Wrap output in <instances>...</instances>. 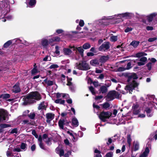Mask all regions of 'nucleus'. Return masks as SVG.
<instances>
[{
	"label": "nucleus",
	"instance_id": "1",
	"mask_svg": "<svg viewBox=\"0 0 157 157\" xmlns=\"http://www.w3.org/2000/svg\"><path fill=\"white\" fill-rule=\"evenodd\" d=\"M40 94L37 92H32L26 97L23 98V104L25 105L29 103H33L36 100H38L41 99Z\"/></svg>",
	"mask_w": 157,
	"mask_h": 157
},
{
	"label": "nucleus",
	"instance_id": "2",
	"mask_svg": "<svg viewBox=\"0 0 157 157\" xmlns=\"http://www.w3.org/2000/svg\"><path fill=\"white\" fill-rule=\"evenodd\" d=\"M98 115L100 119L103 122H105L107 119L109 118L112 115V113L109 112H103L100 113Z\"/></svg>",
	"mask_w": 157,
	"mask_h": 157
},
{
	"label": "nucleus",
	"instance_id": "3",
	"mask_svg": "<svg viewBox=\"0 0 157 157\" xmlns=\"http://www.w3.org/2000/svg\"><path fill=\"white\" fill-rule=\"evenodd\" d=\"M76 66L77 68L82 70L86 71L90 68L89 64L85 61L80 62Z\"/></svg>",
	"mask_w": 157,
	"mask_h": 157
},
{
	"label": "nucleus",
	"instance_id": "4",
	"mask_svg": "<svg viewBox=\"0 0 157 157\" xmlns=\"http://www.w3.org/2000/svg\"><path fill=\"white\" fill-rule=\"evenodd\" d=\"M138 84L135 81H133L132 83L129 85H127L125 88V89L126 91L128 90L130 93H131V92H132V90L135 87L138 86Z\"/></svg>",
	"mask_w": 157,
	"mask_h": 157
},
{
	"label": "nucleus",
	"instance_id": "5",
	"mask_svg": "<svg viewBox=\"0 0 157 157\" xmlns=\"http://www.w3.org/2000/svg\"><path fill=\"white\" fill-rule=\"evenodd\" d=\"M110 48V43L108 42H104L100 46L98 50L100 51H105L108 50Z\"/></svg>",
	"mask_w": 157,
	"mask_h": 157
},
{
	"label": "nucleus",
	"instance_id": "6",
	"mask_svg": "<svg viewBox=\"0 0 157 157\" xmlns=\"http://www.w3.org/2000/svg\"><path fill=\"white\" fill-rule=\"evenodd\" d=\"M117 94H118L116 91H110L109 92L106 97V100L107 101H110L113 100L114 98H115V96Z\"/></svg>",
	"mask_w": 157,
	"mask_h": 157
},
{
	"label": "nucleus",
	"instance_id": "7",
	"mask_svg": "<svg viewBox=\"0 0 157 157\" xmlns=\"http://www.w3.org/2000/svg\"><path fill=\"white\" fill-rule=\"evenodd\" d=\"M8 115L7 111L3 109H0V122L6 120Z\"/></svg>",
	"mask_w": 157,
	"mask_h": 157
},
{
	"label": "nucleus",
	"instance_id": "8",
	"mask_svg": "<svg viewBox=\"0 0 157 157\" xmlns=\"http://www.w3.org/2000/svg\"><path fill=\"white\" fill-rule=\"evenodd\" d=\"M135 60L136 63H137L138 66H141L144 65L145 64V62L147 60V58L146 57H143L140 59H138Z\"/></svg>",
	"mask_w": 157,
	"mask_h": 157
},
{
	"label": "nucleus",
	"instance_id": "9",
	"mask_svg": "<svg viewBox=\"0 0 157 157\" xmlns=\"http://www.w3.org/2000/svg\"><path fill=\"white\" fill-rule=\"evenodd\" d=\"M120 17L128 18L134 16V14L132 13L126 12L119 15Z\"/></svg>",
	"mask_w": 157,
	"mask_h": 157
},
{
	"label": "nucleus",
	"instance_id": "10",
	"mask_svg": "<svg viewBox=\"0 0 157 157\" xmlns=\"http://www.w3.org/2000/svg\"><path fill=\"white\" fill-rule=\"evenodd\" d=\"M157 15L156 13H153L147 16L146 17L148 21L149 22H151L153 20V18L155 17Z\"/></svg>",
	"mask_w": 157,
	"mask_h": 157
},
{
	"label": "nucleus",
	"instance_id": "11",
	"mask_svg": "<svg viewBox=\"0 0 157 157\" xmlns=\"http://www.w3.org/2000/svg\"><path fill=\"white\" fill-rule=\"evenodd\" d=\"M46 117L47 119V122L49 123L54 118V115L52 113H48L46 114Z\"/></svg>",
	"mask_w": 157,
	"mask_h": 157
},
{
	"label": "nucleus",
	"instance_id": "12",
	"mask_svg": "<svg viewBox=\"0 0 157 157\" xmlns=\"http://www.w3.org/2000/svg\"><path fill=\"white\" fill-rule=\"evenodd\" d=\"M56 151L57 153L59 154L60 156L64 155V152L63 150L61 148V147L59 146L56 149Z\"/></svg>",
	"mask_w": 157,
	"mask_h": 157
},
{
	"label": "nucleus",
	"instance_id": "13",
	"mask_svg": "<svg viewBox=\"0 0 157 157\" xmlns=\"http://www.w3.org/2000/svg\"><path fill=\"white\" fill-rule=\"evenodd\" d=\"M139 143L137 141H135L133 143V150L136 151L139 149Z\"/></svg>",
	"mask_w": 157,
	"mask_h": 157
},
{
	"label": "nucleus",
	"instance_id": "14",
	"mask_svg": "<svg viewBox=\"0 0 157 157\" xmlns=\"http://www.w3.org/2000/svg\"><path fill=\"white\" fill-rule=\"evenodd\" d=\"M149 152V150L148 147H147L144 151L140 155L139 157H147Z\"/></svg>",
	"mask_w": 157,
	"mask_h": 157
},
{
	"label": "nucleus",
	"instance_id": "15",
	"mask_svg": "<svg viewBox=\"0 0 157 157\" xmlns=\"http://www.w3.org/2000/svg\"><path fill=\"white\" fill-rule=\"evenodd\" d=\"M138 105L137 104H134L133 105L132 108L133 109L134 113L135 114H137L140 112V111L138 109Z\"/></svg>",
	"mask_w": 157,
	"mask_h": 157
},
{
	"label": "nucleus",
	"instance_id": "16",
	"mask_svg": "<svg viewBox=\"0 0 157 157\" xmlns=\"http://www.w3.org/2000/svg\"><path fill=\"white\" fill-rule=\"evenodd\" d=\"M94 157H102V156L101 154V151L98 150L97 148L94 149Z\"/></svg>",
	"mask_w": 157,
	"mask_h": 157
},
{
	"label": "nucleus",
	"instance_id": "17",
	"mask_svg": "<svg viewBox=\"0 0 157 157\" xmlns=\"http://www.w3.org/2000/svg\"><path fill=\"white\" fill-rule=\"evenodd\" d=\"M109 58L108 56H103L99 59V61L102 63H104Z\"/></svg>",
	"mask_w": 157,
	"mask_h": 157
},
{
	"label": "nucleus",
	"instance_id": "18",
	"mask_svg": "<svg viewBox=\"0 0 157 157\" xmlns=\"http://www.w3.org/2000/svg\"><path fill=\"white\" fill-rule=\"evenodd\" d=\"M11 127V125L9 124H2L0 125V132H2L3 131V129L4 128H7Z\"/></svg>",
	"mask_w": 157,
	"mask_h": 157
},
{
	"label": "nucleus",
	"instance_id": "19",
	"mask_svg": "<svg viewBox=\"0 0 157 157\" xmlns=\"http://www.w3.org/2000/svg\"><path fill=\"white\" fill-rule=\"evenodd\" d=\"M72 123L73 126L77 127L78 125V122L77 119L75 117L73 118L72 120Z\"/></svg>",
	"mask_w": 157,
	"mask_h": 157
},
{
	"label": "nucleus",
	"instance_id": "20",
	"mask_svg": "<svg viewBox=\"0 0 157 157\" xmlns=\"http://www.w3.org/2000/svg\"><path fill=\"white\" fill-rule=\"evenodd\" d=\"M145 111H146L147 117H151L152 116L153 113L152 112V110L150 109L146 108L145 109Z\"/></svg>",
	"mask_w": 157,
	"mask_h": 157
},
{
	"label": "nucleus",
	"instance_id": "21",
	"mask_svg": "<svg viewBox=\"0 0 157 157\" xmlns=\"http://www.w3.org/2000/svg\"><path fill=\"white\" fill-rule=\"evenodd\" d=\"M90 64L92 66H96L99 64L98 60L97 59H94L91 60L90 61Z\"/></svg>",
	"mask_w": 157,
	"mask_h": 157
},
{
	"label": "nucleus",
	"instance_id": "22",
	"mask_svg": "<svg viewBox=\"0 0 157 157\" xmlns=\"http://www.w3.org/2000/svg\"><path fill=\"white\" fill-rule=\"evenodd\" d=\"M60 41H61L60 38L59 36H56L50 39L49 43H51L54 41L59 42Z\"/></svg>",
	"mask_w": 157,
	"mask_h": 157
},
{
	"label": "nucleus",
	"instance_id": "23",
	"mask_svg": "<svg viewBox=\"0 0 157 157\" xmlns=\"http://www.w3.org/2000/svg\"><path fill=\"white\" fill-rule=\"evenodd\" d=\"M71 80V78H69V89H70L71 91L74 92L75 91V86L70 82Z\"/></svg>",
	"mask_w": 157,
	"mask_h": 157
},
{
	"label": "nucleus",
	"instance_id": "24",
	"mask_svg": "<svg viewBox=\"0 0 157 157\" xmlns=\"http://www.w3.org/2000/svg\"><path fill=\"white\" fill-rule=\"evenodd\" d=\"M139 43V41L134 40L130 43L129 45L132 46L134 48H136L138 46Z\"/></svg>",
	"mask_w": 157,
	"mask_h": 157
},
{
	"label": "nucleus",
	"instance_id": "25",
	"mask_svg": "<svg viewBox=\"0 0 157 157\" xmlns=\"http://www.w3.org/2000/svg\"><path fill=\"white\" fill-rule=\"evenodd\" d=\"M69 136L73 142L76 141L77 140V135L75 134H72L69 132Z\"/></svg>",
	"mask_w": 157,
	"mask_h": 157
},
{
	"label": "nucleus",
	"instance_id": "26",
	"mask_svg": "<svg viewBox=\"0 0 157 157\" xmlns=\"http://www.w3.org/2000/svg\"><path fill=\"white\" fill-rule=\"evenodd\" d=\"M12 90L13 92L17 93L20 91V89L18 85L16 84L13 86Z\"/></svg>",
	"mask_w": 157,
	"mask_h": 157
},
{
	"label": "nucleus",
	"instance_id": "27",
	"mask_svg": "<svg viewBox=\"0 0 157 157\" xmlns=\"http://www.w3.org/2000/svg\"><path fill=\"white\" fill-rule=\"evenodd\" d=\"M49 42H48V40L45 39H43L41 41V44L45 48L48 45Z\"/></svg>",
	"mask_w": 157,
	"mask_h": 157
},
{
	"label": "nucleus",
	"instance_id": "28",
	"mask_svg": "<svg viewBox=\"0 0 157 157\" xmlns=\"http://www.w3.org/2000/svg\"><path fill=\"white\" fill-rule=\"evenodd\" d=\"M107 91V88L105 86H103L101 87L99 90L100 93H104Z\"/></svg>",
	"mask_w": 157,
	"mask_h": 157
},
{
	"label": "nucleus",
	"instance_id": "29",
	"mask_svg": "<svg viewBox=\"0 0 157 157\" xmlns=\"http://www.w3.org/2000/svg\"><path fill=\"white\" fill-rule=\"evenodd\" d=\"M45 108L46 106L44 102H43L39 104L38 107V109L39 110L45 109Z\"/></svg>",
	"mask_w": 157,
	"mask_h": 157
},
{
	"label": "nucleus",
	"instance_id": "30",
	"mask_svg": "<svg viewBox=\"0 0 157 157\" xmlns=\"http://www.w3.org/2000/svg\"><path fill=\"white\" fill-rule=\"evenodd\" d=\"M133 62L136 63L135 60H132L131 62H129L127 63L126 67H125L126 70H129L132 67V63Z\"/></svg>",
	"mask_w": 157,
	"mask_h": 157
},
{
	"label": "nucleus",
	"instance_id": "31",
	"mask_svg": "<svg viewBox=\"0 0 157 157\" xmlns=\"http://www.w3.org/2000/svg\"><path fill=\"white\" fill-rule=\"evenodd\" d=\"M138 77L134 73H132L131 75L129 76V79H137Z\"/></svg>",
	"mask_w": 157,
	"mask_h": 157
},
{
	"label": "nucleus",
	"instance_id": "32",
	"mask_svg": "<svg viewBox=\"0 0 157 157\" xmlns=\"http://www.w3.org/2000/svg\"><path fill=\"white\" fill-rule=\"evenodd\" d=\"M55 102L57 104H63L65 103V101L61 99H58L56 100Z\"/></svg>",
	"mask_w": 157,
	"mask_h": 157
},
{
	"label": "nucleus",
	"instance_id": "33",
	"mask_svg": "<svg viewBox=\"0 0 157 157\" xmlns=\"http://www.w3.org/2000/svg\"><path fill=\"white\" fill-rule=\"evenodd\" d=\"M117 36L112 35L110 37V40L112 42H115L117 41Z\"/></svg>",
	"mask_w": 157,
	"mask_h": 157
},
{
	"label": "nucleus",
	"instance_id": "34",
	"mask_svg": "<svg viewBox=\"0 0 157 157\" xmlns=\"http://www.w3.org/2000/svg\"><path fill=\"white\" fill-rule=\"evenodd\" d=\"M64 121L63 119H60L59 122V125L60 128H63V125L64 124Z\"/></svg>",
	"mask_w": 157,
	"mask_h": 157
},
{
	"label": "nucleus",
	"instance_id": "35",
	"mask_svg": "<svg viewBox=\"0 0 157 157\" xmlns=\"http://www.w3.org/2000/svg\"><path fill=\"white\" fill-rule=\"evenodd\" d=\"M10 95L9 94H3L0 96V98L3 99H6L10 98Z\"/></svg>",
	"mask_w": 157,
	"mask_h": 157
},
{
	"label": "nucleus",
	"instance_id": "36",
	"mask_svg": "<svg viewBox=\"0 0 157 157\" xmlns=\"http://www.w3.org/2000/svg\"><path fill=\"white\" fill-rule=\"evenodd\" d=\"M147 55V54L144 52H140L137 53L136 56L137 57H140L143 56H145Z\"/></svg>",
	"mask_w": 157,
	"mask_h": 157
},
{
	"label": "nucleus",
	"instance_id": "37",
	"mask_svg": "<svg viewBox=\"0 0 157 157\" xmlns=\"http://www.w3.org/2000/svg\"><path fill=\"white\" fill-rule=\"evenodd\" d=\"M44 82L46 83L48 86H52L53 84V81L50 80L48 81L47 79H46L44 80Z\"/></svg>",
	"mask_w": 157,
	"mask_h": 157
},
{
	"label": "nucleus",
	"instance_id": "38",
	"mask_svg": "<svg viewBox=\"0 0 157 157\" xmlns=\"http://www.w3.org/2000/svg\"><path fill=\"white\" fill-rule=\"evenodd\" d=\"M91 46L89 43H86L84 44L82 46V48L84 49H87L90 48Z\"/></svg>",
	"mask_w": 157,
	"mask_h": 157
},
{
	"label": "nucleus",
	"instance_id": "39",
	"mask_svg": "<svg viewBox=\"0 0 157 157\" xmlns=\"http://www.w3.org/2000/svg\"><path fill=\"white\" fill-rule=\"evenodd\" d=\"M36 3V0H30L29 2V5L30 7H32L34 6Z\"/></svg>",
	"mask_w": 157,
	"mask_h": 157
},
{
	"label": "nucleus",
	"instance_id": "40",
	"mask_svg": "<svg viewBox=\"0 0 157 157\" xmlns=\"http://www.w3.org/2000/svg\"><path fill=\"white\" fill-rule=\"evenodd\" d=\"M127 142L129 146H130L131 145V142L132 141V139H131V136L129 134L127 135Z\"/></svg>",
	"mask_w": 157,
	"mask_h": 157
},
{
	"label": "nucleus",
	"instance_id": "41",
	"mask_svg": "<svg viewBox=\"0 0 157 157\" xmlns=\"http://www.w3.org/2000/svg\"><path fill=\"white\" fill-rule=\"evenodd\" d=\"M77 50L80 53L82 56H83L84 50L81 47H78L77 48Z\"/></svg>",
	"mask_w": 157,
	"mask_h": 157
},
{
	"label": "nucleus",
	"instance_id": "42",
	"mask_svg": "<svg viewBox=\"0 0 157 157\" xmlns=\"http://www.w3.org/2000/svg\"><path fill=\"white\" fill-rule=\"evenodd\" d=\"M154 64L152 63L149 62L147 64V66L149 70H150L151 69V67L154 65Z\"/></svg>",
	"mask_w": 157,
	"mask_h": 157
},
{
	"label": "nucleus",
	"instance_id": "43",
	"mask_svg": "<svg viewBox=\"0 0 157 157\" xmlns=\"http://www.w3.org/2000/svg\"><path fill=\"white\" fill-rule=\"evenodd\" d=\"M110 106L109 104L107 102H106L102 105L103 108L105 109H107L109 108Z\"/></svg>",
	"mask_w": 157,
	"mask_h": 157
},
{
	"label": "nucleus",
	"instance_id": "44",
	"mask_svg": "<svg viewBox=\"0 0 157 157\" xmlns=\"http://www.w3.org/2000/svg\"><path fill=\"white\" fill-rule=\"evenodd\" d=\"M11 44V40H9L4 44V47L5 48H7Z\"/></svg>",
	"mask_w": 157,
	"mask_h": 157
},
{
	"label": "nucleus",
	"instance_id": "45",
	"mask_svg": "<svg viewBox=\"0 0 157 157\" xmlns=\"http://www.w3.org/2000/svg\"><path fill=\"white\" fill-rule=\"evenodd\" d=\"M52 138H47L45 140L46 144L48 145H50L51 144Z\"/></svg>",
	"mask_w": 157,
	"mask_h": 157
},
{
	"label": "nucleus",
	"instance_id": "46",
	"mask_svg": "<svg viewBox=\"0 0 157 157\" xmlns=\"http://www.w3.org/2000/svg\"><path fill=\"white\" fill-rule=\"evenodd\" d=\"M113 152H110L107 153L104 157H113Z\"/></svg>",
	"mask_w": 157,
	"mask_h": 157
},
{
	"label": "nucleus",
	"instance_id": "47",
	"mask_svg": "<svg viewBox=\"0 0 157 157\" xmlns=\"http://www.w3.org/2000/svg\"><path fill=\"white\" fill-rule=\"evenodd\" d=\"M59 67V66L58 65L56 64H52L50 67L49 68L52 69H55L56 68H57Z\"/></svg>",
	"mask_w": 157,
	"mask_h": 157
},
{
	"label": "nucleus",
	"instance_id": "48",
	"mask_svg": "<svg viewBox=\"0 0 157 157\" xmlns=\"http://www.w3.org/2000/svg\"><path fill=\"white\" fill-rule=\"evenodd\" d=\"M28 117L31 119H33L35 116V114L34 113H31L29 114L28 115Z\"/></svg>",
	"mask_w": 157,
	"mask_h": 157
},
{
	"label": "nucleus",
	"instance_id": "49",
	"mask_svg": "<svg viewBox=\"0 0 157 157\" xmlns=\"http://www.w3.org/2000/svg\"><path fill=\"white\" fill-rule=\"evenodd\" d=\"M6 155L8 157H12L13 156V154L9 150L7 151Z\"/></svg>",
	"mask_w": 157,
	"mask_h": 157
},
{
	"label": "nucleus",
	"instance_id": "50",
	"mask_svg": "<svg viewBox=\"0 0 157 157\" xmlns=\"http://www.w3.org/2000/svg\"><path fill=\"white\" fill-rule=\"evenodd\" d=\"M90 90L91 92L93 95H95V92L94 91V88L92 86L89 87Z\"/></svg>",
	"mask_w": 157,
	"mask_h": 157
},
{
	"label": "nucleus",
	"instance_id": "51",
	"mask_svg": "<svg viewBox=\"0 0 157 157\" xmlns=\"http://www.w3.org/2000/svg\"><path fill=\"white\" fill-rule=\"evenodd\" d=\"M117 111L115 109L113 110V113H112V115L111 116H112V117H115L117 114Z\"/></svg>",
	"mask_w": 157,
	"mask_h": 157
},
{
	"label": "nucleus",
	"instance_id": "52",
	"mask_svg": "<svg viewBox=\"0 0 157 157\" xmlns=\"http://www.w3.org/2000/svg\"><path fill=\"white\" fill-rule=\"evenodd\" d=\"M51 59V57L49 56H47L43 59V60L45 61H50Z\"/></svg>",
	"mask_w": 157,
	"mask_h": 157
},
{
	"label": "nucleus",
	"instance_id": "53",
	"mask_svg": "<svg viewBox=\"0 0 157 157\" xmlns=\"http://www.w3.org/2000/svg\"><path fill=\"white\" fill-rule=\"evenodd\" d=\"M157 39V37H154L153 38H149L148 39V41L149 42H153L155 40H156Z\"/></svg>",
	"mask_w": 157,
	"mask_h": 157
},
{
	"label": "nucleus",
	"instance_id": "54",
	"mask_svg": "<svg viewBox=\"0 0 157 157\" xmlns=\"http://www.w3.org/2000/svg\"><path fill=\"white\" fill-rule=\"evenodd\" d=\"M26 147V144L24 143H22L21 145V148L22 150H25Z\"/></svg>",
	"mask_w": 157,
	"mask_h": 157
},
{
	"label": "nucleus",
	"instance_id": "55",
	"mask_svg": "<svg viewBox=\"0 0 157 157\" xmlns=\"http://www.w3.org/2000/svg\"><path fill=\"white\" fill-rule=\"evenodd\" d=\"M132 29L131 27H127L124 30L125 33H128L132 30Z\"/></svg>",
	"mask_w": 157,
	"mask_h": 157
},
{
	"label": "nucleus",
	"instance_id": "56",
	"mask_svg": "<svg viewBox=\"0 0 157 157\" xmlns=\"http://www.w3.org/2000/svg\"><path fill=\"white\" fill-rule=\"evenodd\" d=\"M56 98L58 99H61L62 98V93H57L56 94Z\"/></svg>",
	"mask_w": 157,
	"mask_h": 157
},
{
	"label": "nucleus",
	"instance_id": "57",
	"mask_svg": "<svg viewBox=\"0 0 157 157\" xmlns=\"http://www.w3.org/2000/svg\"><path fill=\"white\" fill-rule=\"evenodd\" d=\"M63 32V30L61 29H57L56 31V33H57V35H59L62 33Z\"/></svg>",
	"mask_w": 157,
	"mask_h": 157
},
{
	"label": "nucleus",
	"instance_id": "58",
	"mask_svg": "<svg viewBox=\"0 0 157 157\" xmlns=\"http://www.w3.org/2000/svg\"><path fill=\"white\" fill-rule=\"evenodd\" d=\"M63 52L65 54L68 55L69 54V49L68 48H64Z\"/></svg>",
	"mask_w": 157,
	"mask_h": 157
},
{
	"label": "nucleus",
	"instance_id": "59",
	"mask_svg": "<svg viewBox=\"0 0 157 157\" xmlns=\"http://www.w3.org/2000/svg\"><path fill=\"white\" fill-rule=\"evenodd\" d=\"M84 24V22L82 20H80L79 23V25L81 27H82Z\"/></svg>",
	"mask_w": 157,
	"mask_h": 157
},
{
	"label": "nucleus",
	"instance_id": "60",
	"mask_svg": "<svg viewBox=\"0 0 157 157\" xmlns=\"http://www.w3.org/2000/svg\"><path fill=\"white\" fill-rule=\"evenodd\" d=\"M68 96V95L67 94L62 93V98L64 99H66L67 98Z\"/></svg>",
	"mask_w": 157,
	"mask_h": 157
},
{
	"label": "nucleus",
	"instance_id": "61",
	"mask_svg": "<svg viewBox=\"0 0 157 157\" xmlns=\"http://www.w3.org/2000/svg\"><path fill=\"white\" fill-rule=\"evenodd\" d=\"M76 49L74 46H71L69 45V52L72 51H74Z\"/></svg>",
	"mask_w": 157,
	"mask_h": 157
},
{
	"label": "nucleus",
	"instance_id": "62",
	"mask_svg": "<svg viewBox=\"0 0 157 157\" xmlns=\"http://www.w3.org/2000/svg\"><path fill=\"white\" fill-rule=\"evenodd\" d=\"M56 51H55V53L59 55V47L56 46Z\"/></svg>",
	"mask_w": 157,
	"mask_h": 157
},
{
	"label": "nucleus",
	"instance_id": "63",
	"mask_svg": "<svg viewBox=\"0 0 157 157\" xmlns=\"http://www.w3.org/2000/svg\"><path fill=\"white\" fill-rule=\"evenodd\" d=\"M126 70V69L125 67H119L118 69V71H123Z\"/></svg>",
	"mask_w": 157,
	"mask_h": 157
},
{
	"label": "nucleus",
	"instance_id": "64",
	"mask_svg": "<svg viewBox=\"0 0 157 157\" xmlns=\"http://www.w3.org/2000/svg\"><path fill=\"white\" fill-rule=\"evenodd\" d=\"M146 29L148 31H151L153 29V28L152 26H147L146 27Z\"/></svg>",
	"mask_w": 157,
	"mask_h": 157
}]
</instances>
